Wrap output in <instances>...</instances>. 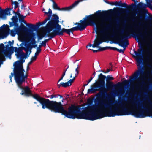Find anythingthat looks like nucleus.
I'll return each mask as SVG.
<instances>
[{
  "label": "nucleus",
  "instance_id": "obj_1",
  "mask_svg": "<svg viewBox=\"0 0 152 152\" xmlns=\"http://www.w3.org/2000/svg\"><path fill=\"white\" fill-rule=\"evenodd\" d=\"M114 10L112 9L109 11H103L102 12L101 10H98L93 14L87 16L80 20V23L76 22L75 25H78V26L70 28V33L73 34V31H75L84 30L86 27L89 25H97L98 23L97 18L99 17H104V19L101 21L100 24L101 27L103 28V30L101 31V33H102L104 31H108L110 30L111 25L110 24H107L104 22V21H110L111 20V18L108 15L111 14H119V12L124 13L126 12H128V11L122 8H114Z\"/></svg>",
  "mask_w": 152,
  "mask_h": 152
},
{
  "label": "nucleus",
  "instance_id": "obj_2",
  "mask_svg": "<svg viewBox=\"0 0 152 152\" xmlns=\"http://www.w3.org/2000/svg\"><path fill=\"white\" fill-rule=\"evenodd\" d=\"M100 106L93 105L89 107H84L83 111H81L80 107L72 104L68 108L67 118L72 119L77 118L91 121L101 118H103L102 111L96 109Z\"/></svg>",
  "mask_w": 152,
  "mask_h": 152
},
{
  "label": "nucleus",
  "instance_id": "obj_3",
  "mask_svg": "<svg viewBox=\"0 0 152 152\" xmlns=\"http://www.w3.org/2000/svg\"><path fill=\"white\" fill-rule=\"evenodd\" d=\"M34 98L41 104L43 109L47 108L55 113H61L62 115L67 118L68 110H65L61 102L50 100L49 99L41 97L39 95H34Z\"/></svg>",
  "mask_w": 152,
  "mask_h": 152
},
{
  "label": "nucleus",
  "instance_id": "obj_4",
  "mask_svg": "<svg viewBox=\"0 0 152 152\" xmlns=\"http://www.w3.org/2000/svg\"><path fill=\"white\" fill-rule=\"evenodd\" d=\"M116 104L120 105L121 109L118 108V116L123 115H131L137 118H144L146 116H150L149 114H151L152 112H150L148 107L144 106L142 104H139V106H137L138 111L133 110L130 111L126 107H125L121 102L115 101Z\"/></svg>",
  "mask_w": 152,
  "mask_h": 152
},
{
  "label": "nucleus",
  "instance_id": "obj_5",
  "mask_svg": "<svg viewBox=\"0 0 152 152\" xmlns=\"http://www.w3.org/2000/svg\"><path fill=\"white\" fill-rule=\"evenodd\" d=\"M141 29L138 28L137 30V33L134 32L131 28H129L127 31L125 33V35H121L118 36L116 34H115L112 36V37L115 36L116 39L118 41L117 42H114L113 43L115 44H118L119 45L124 48L123 50L115 48L114 50H117L120 53H123L126 47L129 44L127 39L131 38L132 35L137 37V38H142L144 36V34L141 31Z\"/></svg>",
  "mask_w": 152,
  "mask_h": 152
},
{
  "label": "nucleus",
  "instance_id": "obj_6",
  "mask_svg": "<svg viewBox=\"0 0 152 152\" xmlns=\"http://www.w3.org/2000/svg\"><path fill=\"white\" fill-rule=\"evenodd\" d=\"M98 80L96 81L93 85L91 86V89H88V93H94L97 91H99L97 94V97L104 98L105 99H106L107 97L109 99L111 96L114 98L115 96H113L112 95L110 96L107 94V92L105 86V80L106 78V76L102 73H100L98 75Z\"/></svg>",
  "mask_w": 152,
  "mask_h": 152
},
{
  "label": "nucleus",
  "instance_id": "obj_7",
  "mask_svg": "<svg viewBox=\"0 0 152 152\" xmlns=\"http://www.w3.org/2000/svg\"><path fill=\"white\" fill-rule=\"evenodd\" d=\"M143 74V68L141 67L139 68L138 70L134 73L133 76L129 77V79L125 80L122 83L118 82L117 84L114 85L112 82H106V89L109 90L116 86L121 87L123 86H129L130 83H134V81L136 80L139 81H142L139 84L140 85L143 84H145V82L143 81V77L142 76Z\"/></svg>",
  "mask_w": 152,
  "mask_h": 152
},
{
  "label": "nucleus",
  "instance_id": "obj_8",
  "mask_svg": "<svg viewBox=\"0 0 152 152\" xmlns=\"http://www.w3.org/2000/svg\"><path fill=\"white\" fill-rule=\"evenodd\" d=\"M115 101L113 102L112 100L108 101L107 103H104L102 101H98L99 106H104L106 108L103 109L102 107L101 109H102V114L103 118L105 117H114L115 116H118V112L117 111L118 108L116 107H114L113 109H112V106L116 104L115 103Z\"/></svg>",
  "mask_w": 152,
  "mask_h": 152
},
{
  "label": "nucleus",
  "instance_id": "obj_9",
  "mask_svg": "<svg viewBox=\"0 0 152 152\" xmlns=\"http://www.w3.org/2000/svg\"><path fill=\"white\" fill-rule=\"evenodd\" d=\"M135 55H133L132 56L134 57H136V61L137 63V65L138 66H140L138 68V70L139 68L142 67L143 68V70H144L143 67L142 66V65L143 64V56L144 54V52L146 51L148 55V56H152V51L151 50H145L143 47L142 46L140 45L139 46V48L136 51L135 50V49L133 50ZM144 72V71H143ZM144 72V74L142 76L143 77V80L145 79V77L143 76Z\"/></svg>",
  "mask_w": 152,
  "mask_h": 152
},
{
  "label": "nucleus",
  "instance_id": "obj_10",
  "mask_svg": "<svg viewBox=\"0 0 152 152\" xmlns=\"http://www.w3.org/2000/svg\"><path fill=\"white\" fill-rule=\"evenodd\" d=\"M56 19L55 22L51 26V30H53V31L56 36H62L64 35V33H66L69 35H70V29H66L64 28H61V26L59 24V22L58 19Z\"/></svg>",
  "mask_w": 152,
  "mask_h": 152
},
{
  "label": "nucleus",
  "instance_id": "obj_11",
  "mask_svg": "<svg viewBox=\"0 0 152 152\" xmlns=\"http://www.w3.org/2000/svg\"><path fill=\"white\" fill-rule=\"evenodd\" d=\"M12 22H10L9 24L10 27L15 26V31L17 33H19L20 32L28 33V31H31L30 29L26 27L24 25L21 23L20 26L18 27V18L16 15L13 16L11 19Z\"/></svg>",
  "mask_w": 152,
  "mask_h": 152
},
{
  "label": "nucleus",
  "instance_id": "obj_12",
  "mask_svg": "<svg viewBox=\"0 0 152 152\" xmlns=\"http://www.w3.org/2000/svg\"><path fill=\"white\" fill-rule=\"evenodd\" d=\"M106 37L105 35H99L96 37L94 41V44L92 45V48H97L99 49L96 50L91 49L93 53H96L99 51H102V48L99 45L100 44L104 42H105ZM88 50H91L89 49Z\"/></svg>",
  "mask_w": 152,
  "mask_h": 152
},
{
  "label": "nucleus",
  "instance_id": "obj_13",
  "mask_svg": "<svg viewBox=\"0 0 152 152\" xmlns=\"http://www.w3.org/2000/svg\"><path fill=\"white\" fill-rule=\"evenodd\" d=\"M15 80L17 83L18 87L22 90L24 88L22 86L23 82L26 80L28 77L27 74L25 75L23 74L15 73Z\"/></svg>",
  "mask_w": 152,
  "mask_h": 152
},
{
  "label": "nucleus",
  "instance_id": "obj_14",
  "mask_svg": "<svg viewBox=\"0 0 152 152\" xmlns=\"http://www.w3.org/2000/svg\"><path fill=\"white\" fill-rule=\"evenodd\" d=\"M21 58L20 61H18L14 63L13 71L15 73L24 74L25 70L23 68V63L25 62L24 58Z\"/></svg>",
  "mask_w": 152,
  "mask_h": 152
},
{
  "label": "nucleus",
  "instance_id": "obj_15",
  "mask_svg": "<svg viewBox=\"0 0 152 152\" xmlns=\"http://www.w3.org/2000/svg\"><path fill=\"white\" fill-rule=\"evenodd\" d=\"M45 13V14H47V15L48 17L47 18L50 19L46 25L47 26V27L52 26L55 22L56 20L58 19H58V20H59V17L56 14H52V11L50 8L49 9L48 12Z\"/></svg>",
  "mask_w": 152,
  "mask_h": 152
},
{
  "label": "nucleus",
  "instance_id": "obj_16",
  "mask_svg": "<svg viewBox=\"0 0 152 152\" xmlns=\"http://www.w3.org/2000/svg\"><path fill=\"white\" fill-rule=\"evenodd\" d=\"M47 26H46L45 27H44V29L47 33L45 36V37H49L48 39H46L44 40V41L46 43L49 40L56 36L53 31L50 33L51 31L53 30H51V27H47Z\"/></svg>",
  "mask_w": 152,
  "mask_h": 152
},
{
  "label": "nucleus",
  "instance_id": "obj_17",
  "mask_svg": "<svg viewBox=\"0 0 152 152\" xmlns=\"http://www.w3.org/2000/svg\"><path fill=\"white\" fill-rule=\"evenodd\" d=\"M9 44H8L6 45L5 50H4L2 51V53L7 57L9 58L10 59L11 58V55L13 53L14 48L13 47L11 46L10 47Z\"/></svg>",
  "mask_w": 152,
  "mask_h": 152
},
{
  "label": "nucleus",
  "instance_id": "obj_18",
  "mask_svg": "<svg viewBox=\"0 0 152 152\" xmlns=\"http://www.w3.org/2000/svg\"><path fill=\"white\" fill-rule=\"evenodd\" d=\"M20 94L21 95H24L25 96L28 97L30 96H32L33 98L34 95H38V94H32L31 91L28 86H26L24 87V88L20 93Z\"/></svg>",
  "mask_w": 152,
  "mask_h": 152
},
{
  "label": "nucleus",
  "instance_id": "obj_19",
  "mask_svg": "<svg viewBox=\"0 0 152 152\" xmlns=\"http://www.w3.org/2000/svg\"><path fill=\"white\" fill-rule=\"evenodd\" d=\"M21 48H15V52L17 53V54H15V55L18 58H21L22 55H25V53L23 52Z\"/></svg>",
  "mask_w": 152,
  "mask_h": 152
},
{
  "label": "nucleus",
  "instance_id": "obj_20",
  "mask_svg": "<svg viewBox=\"0 0 152 152\" xmlns=\"http://www.w3.org/2000/svg\"><path fill=\"white\" fill-rule=\"evenodd\" d=\"M77 6L75 1L70 6L66 7H65L62 8H60L59 7L58 10L59 11H69L70 10L73 8Z\"/></svg>",
  "mask_w": 152,
  "mask_h": 152
},
{
  "label": "nucleus",
  "instance_id": "obj_21",
  "mask_svg": "<svg viewBox=\"0 0 152 152\" xmlns=\"http://www.w3.org/2000/svg\"><path fill=\"white\" fill-rule=\"evenodd\" d=\"M50 20V19L47 17L44 21L41 22H39L37 25H34V27L32 28H33V30H37L40 25L45 24L48 21Z\"/></svg>",
  "mask_w": 152,
  "mask_h": 152
},
{
  "label": "nucleus",
  "instance_id": "obj_22",
  "mask_svg": "<svg viewBox=\"0 0 152 152\" xmlns=\"http://www.w3.org/2000/svg\"><path fill=\"white\" fill-rule=\"evenodd\" d=\"M134 6H135V4L133 3L131 4L130 5H128L127 4L125 3H121L120 7L125 8L128 10H132L133 9V7Z\"/></svg>",
  "mask_w": 152,
  "mask_h": 152
},
{
  "label": "nucleus",
  "instance_id": "obj_23",
  "mask_svg": "<svg viewBox=\"0 0 152 152\" xmlns=\"http://www.w3.org/2000/svg\"><path fill=\"white\" fill-rule=\"evenodd\" d=\"M13 8V7H12L11 8H7L5 9V10H3L2 11L1 13V16L5 14L8 15L9 13H10V10L12 9Z\"/></svg>",
  "mask_w": 152,
  "mask_h": 152
},
{
  "label": "nucleus",
  "instance_id": "obj_24",
  "mask_svg": "<svg viewBox=\"0 0 152 152\" xmlns=\"http://www.w3.org/2000/svg\"><path fill=\"white\" fill-rule=\"evenodd\" d=\"M12 4L14 5V8L15 10L17 8H18L19 7V4H20L19 2L17 1H13V0H11Z\"/></svg>",
  "mask_w": 152,
  "mask_h": 152
},
{
  "label": "nucleus",
  "instance_id": "obj_25",
  "mask_svg": "<svg viewBox=\"0 0 152 152\" xmlns=\"http://www.w3.org/2000/svg\"><path fill=\"white\" fill-rule=\"evenodd\" d=\"M27 11H28V13L27 14H26V15L25 16H23V15H20V16H18L19 17V20L20 22H24V19L25 18L26 16L30 14V12L28 11L29 10H28Z\"/></svg>",
  "mask_w": 152,
  "mask_h": 152
},
{
  "label": "nucleus",
  "instance_id": "obj_26",
  "mask_svg": "<svg viewBox=\"0 0 152 152\" xmlns=\"http://www.w3.org/2000/svg\"><path fill=\"white\" fill-rule=\"evenodd\" d=\"M47 34V33L43 32L42 34H37V36L38 37V41L37 42L39 41V40H41Z\"/></svg>",
  "mask_w": 152,
  "mask_h": 152
},
{
  "label": "nucleus",
  "instance_id": "obj_27",
  "mask_svg": "<svg viewBox=\"0 0 152 152\" xmlns=\"http://www.w3.org/2000/svg\"><path fill=\"white\" fill-rule=\"evenodd\" d=\"M22 49L26 51V53H25V55H22L21 58H26L27 57H28V54L29 52V50L26 48L25 47L22 48Z\"/></svg>",
  "mask_w": 152,
  "mask_h": 152
},
{
  "label": "nucleus",
  "instance_id": "obj_28",
  "mask_svg": "<svg viewBox=\"0 0 152 152\" xmlns=\"http://www.w3.org/2000/svg\"><path fill=\"white\" fill-rule=\"evenodd\" d=\"M37 45L34 44L31 45L30 44H28L27 45V46H26V48L29 50H31L33 48H35L37 47Z\"/></svg>",
  "mask_w": 152,
  "mask_h": 152
},
{
  "label": "nucleus",
  "instance_id": "obj_29",
  "mask_svg": "<svg viewBox=\"0 0 152 152\" xmlns=\"http://www.w3.org/2000/svg\"><path fill=\"white\" fill-rule=\"evenodd\" d=\"M59 96L60 97V98H63V96L60 95H58V94H52L50 96H46V97L47 98L50 97V99H52L53 98H58V96Z\"/></svg>",
  "mask_w": 152,
  "mask_h": 152
},
{
  "label": "nucleus",
  "instance_id": "obj_30",
  "mask_svg": "<svg viewBox=\"0 0 152 152\" xmlns=\"http://www.w3.org/2000/svg\"><path fill=\"white\" fill-rule=\"evenodd\" d=\"M106 82H111L110 80H113L114 78L112 77V75H108L106 77Z\"/></svg>",
  "mask_w": 152,
  "mask_h": 152
},
{
  "label": "nucleus",
  "instance_id": "obj_31",
  "mask_svg": "<svg viewBox=\"0 0 152 152\" xmlns=\"http://www.w3.org/2000/svg\"><path fill=\"white\" fill-rule=\"evenodd\" d=\"M52 6L53 9L54 10H58L59 8L57 4L55 1L53 2Z\"/></svg>",
  "mask_w": 152,
  "mask_h": 152
},
{
  "label": "nucleus",
  "instance_id": "obj_32",
  "mask_svg": "<svg viewBox=\"0 0 152 152\" xmlns=\"http://www.w3.org/2000/svg\"><path fill=\"white\" fill-rule=\"evenodd\" d=\"M18 2H19L20 4L21 3V10L24 9L25 10L26 9L25 7H26V6L24 4L23 0H18Z\"/></svg>",
  "mask_w": 152,
  "mask_h": 152
},
{
  "label": "nucleus",
  "instance_id": "obj_33",
  "mask_svg": "<svg viewBox=\"0 0 152 152\" xmlns=\"http://www.w3.org/2000/svg\"><path fill=\"white\" fill-rule=\"evenodd\" d=\"M30 40H31V43L32 45H36V41L35 40V37H32L31 38H29Z\"/></svg>",
  "mask_w": 152,
  "mask_h": 152
},
{
  "label": "nucleus",
  "instance_id": "obj_34",
  "mask_svg": "<svg viewBox=\"0 0 152 152\" xmlns=\"http://www.w3.org/2000/svg\"><path fill=\"white\" fill-rule=\"evenodd\" d=\"M31 31H28V32L30 33L29 37V38H31L32 37H35V34L33 32V31H34L35 30H33L32 29H31Z\"/></svg>",
  "mask_w": 152,
  "mask_h": 152
},
{
  "label": "nucleus",
  "instance_id": "obj_35",
  "mask_svg": "<svg viewBox=\"0 0 152 152\" xmlns=\"http://www.w3.org/2000/svg\"><path fill=\"white\" fill-rule=\"evenodd\" d=\"M102 51L105 50L107 49H110L113 50H115V47H112L109 46H107L104 48H102Z\"/></svg>",
  "mask_w": 152,
  "mask_h": 152
},
{
  "label": "nucleus",
  "instance_id": "obj_36",
  "mask_svg": "<svg viewBox=\"0 0 152 152\" xmlns=\"http://www.w3.org/2000/svg\"><path fill=\"white\" fill-rule=\"evenodd\" d=\"M40 46L39 45L38 47L37 48L36 52L35 53V55H38L41 51V49Z\"/></svg>",
  "mask_w": 152,
  "mask_h": 152
},
{
  "label": "nucleus",
  "instance_id": "obj_37",
  "mask_svg": "<svg viewBox=\"0 0 152 152\" xmlns=\"http://www.w3.org/2000/svg\"><path fill=\"white\" fill-rule=\"evenodd\" d=\"M15 27L14 29L15 30H12L10 31V34L11 36L12 37H14L16 33H17L15 31Z\"/></svg>",
  "mask_w": 152,
  "mask_h": 152
},
{
  "label": "nucleus",
  "instance_id": "obj_38",
  "mask_svg": "<svg viewBox=\"0 0 152 152\" xmlns=\"http://www.w3.org/2000/svg\"><path fill=\"white\" fill-rule=\"evenodd\" d=\"M0 53H1L0 52ZM5 56H6L5 55H3L2 54H0V60H1V62L2 63L3 61H4L5 60Z\"/></svg>",
  "mask_w": 152,
  "mask_h": 152
},
{
  "label": "nucleus",
  "instance_id": "obj_39",
  "mask_svg": "<svg viewBox=\"0 0 152 152\" xmlns=\"http://www.w3.org/2000/svg\"><path fill=\"white\" fill-rule=\"evenodd\" d=\"M62 85V87H64V88H66L68 87L69 86H70L69 85V84L68 83V82H66V83H64V82H61Z\"/></svg>",
  "mask_w": 152,
  "mask_h": 152
},
{
  "label": "nucleus",
  "instance_id": "obj_40",
  "mask_svg": "<svg viewBox=\"0 0 152 152\" xmlns=\"http://www.w3.org/2000/svg\"><path fill=\"white\" fill-rule=\"evenodd\" d=\"M24 23L26 24L27 26H28L29 28V29H32L33 30V28H31L33 27V26H34V25L31 24H27V23L24 21V22H23Z\"/></svg>",
  "mask_w": 152,
  "mask_h": 152
},
{
  "label": "nucleus",
  "instance_id": "obj_41",
  "mask_svg": "<svg viewBox=\"0 0 152 152\" xmlns=\"http://www.w3.org/2000/svg\"><path fill=\"white\" fill-rule=\"evenodd\" d=\"M20 10L19 8H18V11L17 12H15L14 10L13 11V13L15 14L16 15H17L18 16H20V15L21 14H20Z\"/></svg>",
  "mask_w": 152,
  "mask_h": 152
},
{
  "label": "nucleus",
  "instance_id": "obj_42",
  "mask_svg": "<svg viewBox=\"0 0 152 152\" xmlns=\"http://www.w3.org/2000/svg\"><path fill=\"white\" fill-rule=\"evenodd\" d=\"M4 45L3 43L0 44V49L2 50V51L4 50Z\"/></svg>",
  "mask_w": 152,
  "mask_h": 152
},
{
  "label": "nucleus",
  "instance_id": "obj_43",
  "mask_svg": "<svg viewBox=\"0 0 152 152\" xmlns=\"http://www.w3.org/2000/svg\"><path fill=\"white\" fill-rule=\"evenodd\" d=\"M5 26H7L9 30H10V29L9 28V25L7 24L6 25L4 24L0 27V29L1 30L4 29L5 28Z\"/></svg>",
  "mask_w": 152,
  "mask_h": 152
},
{
  "label": "nucleus",
  "instance_id": "obj_44",
  "mask_svg": "<svg viewBox=\"0 0 152 152\" xmlns=\"http://www.w3.org/2000/svg\"><path fill=\"white\" fill-rule=\"evenodd\" d=\"M15 74L14 72L13 71V72H12L11 74V75L10 76V81L11 82L12 81V77H13V76L14 75V76H15Z\"/></svg>",
  "mask_w": 152,
  "mask_h": 152
},
{
  "label": "nucleus",
  "instance_id": "obj_45",
  "mask_svg": "<svg viewBox=\"0 0 152 152\" xmlns=\"http://www.w3.org/2000/svg\"><path fill=\"white\" fill-rule=\"evenodd\" d=\"M74 81L72 79H70L67 82L69 84V85L71 86L72 85V83L74 82Z\"/></svg>",
  "mask_w": 152,
  "mask_h": 152
},
{
  "label": "nucleus",
  "instance_id": "obj_46",
  "mask_svg": "<svg viewBox=\"0 0 152 152\" xmlns=\"http://www.w3.org/2000/svg\"><path fill=\"white\" fill-rule=\"evenodd\" d=\"M37 55H35V54L34 56H33L31 58V60L32 61H34L36 60L37 59Z\"/></svg>",
  "mask_w": 152,
  "mask_h": 152
},
{
  "label": "nucleus",
  "instance_id": "obj_47",
  "mask_svg": "<svg viewBox=\"0 0 152 152\" xmlns=\"http://www.w3.org/2000/svg\"><path fill=\"white\" fill-rule=\"evenodd\" d=\"M121 1H120V2H117L116 1L115 2V5L117 6H121Z\"/></svg>",
  "mask_w": 152,
  "mask_h": 152
},
{
  "label": "nucleus",
  "instance_id": "obj_48",
  "mask_svg": "<svg viewBox=\"0 0 152 152\" xmlns=\"http://www.w3.org/2000/svg\"><path fill=\"white\" fill-rule=\"evenodd\" d=\"M39 45L41 47L42 46H43L45 47L46 46V43L44 41H42L41 44Z\"/></svg>",
  "mask_w": 152,
  "mask_h": 152
},
{
  "label": "nucleus",
  "instance_id": "obj_49",
  "mask_svg": "<svg viewBox=\"0 0 152 152\" xmlns=\"http://www.w3.org/2000/svg\"><path fill=\"white\" fill-rule=\"evenodd\" d=\"M42 11L44 13V16H46L47 15V14H45L46 13H47V12H46L45 10L44 9V8H43L42 10Z\"/></svg>",
  "mask_w": 152,
  "mask_h": 152
},
{
  "label": "nucleus",
  "instance_id": "obj_50",
  "mask_svg": "<svg viewBox=\"0 0 152 152\" xmlns=\"http://www.w3.org/2000/svg\"><path fill=\"white\" fill-rule=\"evenodd\" d=\"M64 76L63 75H62L61 77L59 79V80H58V82L57 83H58L60 81H61V80H63V78Z\"/></svg>",
  "mask_w": 152,
  "mask_h": 152
},
{
  "label": "nucleus",
  "instance_id": "obj_51",
  "mask_svg": "<svg viewBox=\"0 0 152 152\" xmlns=\"http://www.w3.org/2000/svg\"><path fill=\"white\" fill-rule=\"evenodd\" d=\"M136 11H137V10H136ZM142 11L140 10H137V13L138 14H139V13H142Z\"/></svg>",
  "mask_w": 152,
  "mask_h": 152
},
{
  "label": "nucleus",
  "instance_id": "obj_52",
  "mask_svg": "<svg viewBox=\"0 0 152 152\" xmlns=\"http://www.w3.org/2000/svg\"><path fill=\"white\" fill-rule=\"evenodd\" d=\"M14 42V41H12V42L11 41H9L8 42V44H9V45L11 46L12 44H13Z\"/></svg>",
  "mask_w": 152,
  "mask_h": 152
},
{
  "label": "nucleus",
  "instance_id": "obj_53",
  "mask_svg": "<svg viewBox=\"0 0 152 152\" xmlns=\"http://www.w3.org/2000/svg\"><path fill=\"white\" fill-rule=\"evenodd\" d=\"M109 4L111 5H115V2H109Z\"/></svg>",
  "mask_w": 152,
  "mask_h": 152
},
{
  "label": "nucleus",
  "instance_id": "obj_54",
  "mask_svg": "<svg viewBox=\"0 0 152 152\" xmlns=\"http://www.w3.org/2000/svg\"><path fill=\"white\" fill-rule=\"evenodd\" d=\"M94 77H91L90 78L89 80L88 81V83H89L92 80Z\"/></svg>",
  "mask_w": 152,
  "mask_h": 152
},
{
  "label": "nucleus",
  "instance_id": "obj_55",
  "mask_svg": "<svg viewBox=\"0 0 152 152\" xmlns=\"http://www.w3.org/2000/svg\"><path fill=\"white\" fill-rule=\"evenodd\" d=\"M150 102V107L151 109H152V102H150V101H149Z\"/></svg>",
  "mask_w": 152,
  "mask_h": 152
},
{
  "label": "nucleus",
  "instance_id": "obj_56",
  "mask_svg": "<svg viewBox=\"0 0 152 152\" xmlns=\"http://www.w3.org/2000/svg\"><path fill=\"white\" fill-rule=\"evenodd\" d=\"M78 66V65L77 66ZM78 69H79V67H78V66H77V67L75 69V72H76L79 73V71L78 70Z\"/></svg>",
  "mask_w": 152,
  "mask_h": 152
},
{
  "label": "nucleus",
  "instance_id": "obj_57",
  "mask_svg": "<svg viewBox=\"0 0 152 152\" xmlns=\"http://www.w3.org/2000/svg\"><path fill=\"white\" fill-rule=\"evenodd\" d=\"M61 82L60 83V84H58L57 86L58 88H59L61 86H62V85L61 84Z\"/></svg>",
  "mask_w": 152,
  "mask_h": 152
},
{
  "label": "nucleus",
  "instance_id": "obj_58",
  "mask_svg": "<svg viewBox=\"0 0 152 152\" xmlns=\"http://www.w3.org/2000/svg\"><path fill=\"white\" fill-rule=\"evenodd\" d=\"M7 34H8L6 32V33H4V37H2V38H4V37H6Z\"/></svg>",
  "mask_w": 152,
  "mask_h": 152
},
{
  "label": "nucleus",
  "instance_id": "obj_59",
  "mask_svg": "<svg viewBox=\"0 0 152 152\" xmlns=\"http://www.w3.org/2000/svg\"><path fill=\"white\" fill-rule=\"evenodd\" d=\"M92 45H92V44H89V45H87L86 46V47L87 48H88V47H91V46H92Z\"/></svg>",
  "mask_w": 152,
  "mask_h": 152
},
{
  "label": "nucleus",
  "instance_id": "obj_60",
  "mask_svg": "<svg viewBox=\"0 0 152 152\" xmlns=\"http://www.w3.org/2000/svg\"><path fill=\"white\" fill-rule=\"evenodd\" d=\"M103 1L105 2L106 3L108 4H109V1H107V0H103Z\"/></svg>",
  "mask_w": 152,
  "mask_h": 152
},
{
  "label": "nucleus",
  "instance_id": "obj_61",
  "mask_svg": "<svg viewBox=\"0 0 152 152\" xmlns=\"http://www.w3.org/2000/svg\"><path fill=\"white\" fill-rule=\"evenodd\" d=\"M66 70H65L63 73V74L62 75H63L64 76H65V74H66Z\"/></svg>",
  "mask_w": 152,
  "mask_h": 152
},
{
  "label": "nucleus",
  "instance_id": "obj_62",
  "mask_svg": "<svg viewBox=\"0 0 152 152\" xmlns=\"http://www.w3.org/2000/svg\"><path fill=\"white\" fill-rule=\"evenodd\" d=\"M97 72H102L104 73H106V72L104 71H103V70H100V69H99V70L98 71H97Z\"/></svg>",
  "mask_w": 152,
  "mask_h": 152
},
{
  "label": "nucleus",
  "instance_id": "obj_63",
  "mask_svg": "<svg viewBox=\"0 0 152 152\" xmlns=\"http://www.w3.org/2000/svg\"><path fill=\"white\" fill-rule=\"evenodd\" d=\"M112 69H111L110 70H112ZM110 71V70L109 69H107V71L106 72V73H108Z\"/></svg>",
  "mask_w": 152,
  "mask_h": 152
},
{
  "label": "nucleus",
  "instance_id": "obj_64",
  "mask_svg": "<svg viewBox=\"0 0 152 152\" xmlns=\"http://www.w3.org/2000/svg\"><path fill=\"white\" fill-rule=\"evenodd\" d=\"M95 75H96V72H95V71H94V73L93 74V75H94V77H94L95 76Z\"/></svg>",
  "mask_w": 152,
  "mask_h": 152
}]
</instances>
